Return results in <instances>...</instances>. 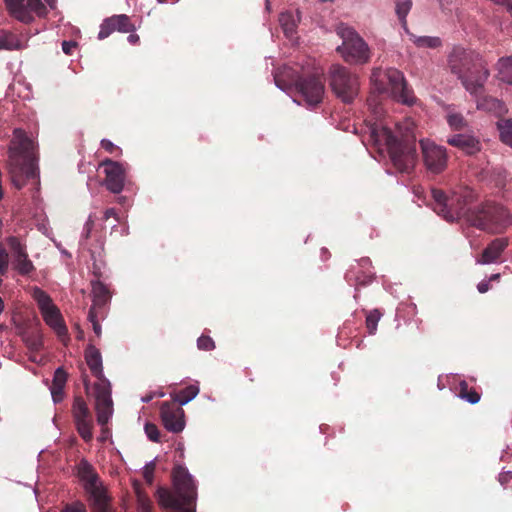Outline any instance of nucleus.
I'll use <instances>...</instances> for the list:
<instances>
[{"label": "nucleus", "instance_id": "obj_1", "mask_svg": "<svg viewBox=\"0 0 512 512\" xmlns=\"http://www.w3.org/2000/svg\"><path fill=\"white\" fill-rule=\"evenodd\" d=\"M447 67L471 95L480 96L489 77V70L480 54L457 46L447 57Z\"/></svg>", "mask_w": 512, "mask_h": 512}, {"label": "nucleus", "instance_id": "obj_2", "mask_svg": "<svg viewBox=\"0 0 512 512\" xmlns=\"http://www.w3.org/2000/svg\"><path fill=\"white\" fill-rule=\"evenodd\" d=\"M173 490L159 488V504L169 512H196L197 486L188 470L177 465L172 471Z\"/></svg>", "mask_w": 512, "mask_h": 512}, {"label": "nucleus", "instance_id": "obj_3", "mask_svg": "<svg viewBox=\"0 0 512 512\" xmlns=\"http://www.w3.org/2000/svg\"><path fill=\"white\" fill-rule=\"evenodd\" d=\"M85 360L92 375L98 379L94 384L95 410L98 424L104 427L113 415L111 385L103 374L101 353L93 344L87 346Z\"/></svg>", "mask_w": 512, "mask_h": 512}, {"label": "nucleus", "instance_id": "obj_4", "mask_svg": "<svg viewBox=\"0 0 512 512\" xmlns=\"http://www.w3.org/2000/svg\"><path fill=\"white\" fill-rule=\"evenodd\" d=\"M31 141L24 135L18 137L9 147L8 151V172L12 184L21 189L28 180L36 179L38 176L37 167L30 157L29 151Z\"/></svg>", "mask_w": 512, "mask_h": 512}, {"label": "nucleus", "instance_id": "obj_5", "mask_svg": "<svg viewBox=\"0 0 512 512\" xmlns=\"http://www.w3.org/2000/svg\"><path fill=\"white\" fill-rule=\"evenodd\" d=\"M10 264L12 269L21 276H29L35 271V266L27 252L26 242L14 235L0 241V275L8 273Z\"/></svg>", "mask_w": 512, "mask_h": 512}, {"label": "nucleus", "instance_id": "obj_6", "mask_svg": "<svg viewBox=\"0 0 512 512\" xmlns=\"http://www.w3.org/2000/svg\"><path fill=\"white\" fill-rule=\"evenodd\" d=\"M467 221L480 230L500 233L512 223V217L505 207L487 202L474 207Z\"/></svg>", "mask_w": 512, "mask_h": 512}, {"label": "nucleus", "instance_id": "obj_7", "mask_svg": "<svg viewBox=\"0 0 512 512\" xmlns=\"http://www.w3.org/2000/svg\"><path fill=\"white\" fill-rule=\"evenodd\" d=\"M78 477L83 482V487L88 494V501L92 512H114L111 498L107 494L94 467L86 460L78 465Z\"/></svg>", "mask_w": 512, "mask_h": 512}, {"label": "nucleus", "instance_id": "obj_8", "mask_svg": "<svg viewBox=\"0 0 512 512\" xmlns=\"http://www.w3.org/2000/svg\"><path fill=\"white\" fill-rule=\"evenodd\" d=\"M371 81L375 83L378 91L390 90L392 96L403 104L412 105L415 101L413 91L408 87L403 73L398 69L388 68L382 71L380 68H375L371 74Z\"/></svg>", "mask_w": 512, "mask_h": 512}, {"label": "nucleus", "instance_id": "obj_9", "mask_svg": "<svg viewBox=\"0 0 512 512\" xmlns=\"http://www.w3.org/2000/svg\"><path fill=\"white\" fill-rule=\"evenodd\" d=\"M337 34L342 39V44L337 47V52L345 62L349 64H365L371 58V52L363 38L351 27L340 24Z\"/></svg>", "mask_w": 512, "mask_h": 512}, {"label": "nucleus", "instance_id": "obj_10", "mask_svg": "<svg viewBox=\"0 0 512 512\" xmlns=\"http://www.w3.org/2000/svg\"><path fill=\"white\" fill-rule=\"evenodd\" d=\"M381 137L388 148L394 166L401 172H410L417 159L415 143L398 140L388 127H382Z\"/></svg>", "mask_w": 512, "mask_h": 512}, {"label": "nucleus", "instance_id": "obj_11", "mask_svg": "<svg viewBox=\"0 0 512 512\" xmlns=\"http://www.w3.org/2000/svg\"><path fill=\"white\" fill-rule=\"evenodd\" d=\"M329 85L334 94L344 103H352L360 88L358 76L339 64L330 67Z\"/></svg>", "mask_w": 512, "mask_h": 512}, {"label": "nucleus", "instance_id": "obj_12", "mask_svg": "<svg viewBox=\"0 0 512 512\" xmlns=\"http://www.w3.org/2000/svg\"><path fill=\"white\" fill-rule=\"evenodd\" d=\"M71 413L78 434L85 442H90L93 439V416L82 396L74 397Z\"/></svg>", "mask_w": 512, "mask_h": 512}, {"label": "nucleus", "instance_id": "obj_13", "mask_svg": "<svg viewBox=\"0 0 512 512\" xmlns=\"http://www.w3.org/2000/svg\"><path fill=\"white\" fill-rule=\"evenodd\" d=\"M295 86L308 106H316L322 101L325 85L320 73L299 77Z\"/></svg>", "mask_w": 512, "mask_h": 512}, {"label": "nucleus", "instance_id": "obj_14", "mask_svg": "<svg viewBox=\"0 0 512 512\" xmlns=\"http://www.w3.org/2000/svg\"><path fill=\"white\" fill-rule=\"evenodd\" d=\"M11 16L23 23H31L34 15L42 17L47 9L41 0H4Z\"/></svg>", "mask_w": 512, "mask_h": 512}, {"label": "nucleus", "instance_id": "obj_15", "mask_svg": "<svg viewBox=\"0 0 512 512\" xmlns=\"http://www.w3.org/2000/svg\"><path fill=\"white\" fill-rule=\"evenodd\" d=\"M99 167L104 168L105 179L104 186L108 191L114 194H119L124 188V182L126 178V170L122 163L113 161L112 159L106 158L100 164Z\"/></svg>", "mask_w": 512, "mask_h": 512}, {"label": "nucleus", "instance_id": "obj_16", "mask_svg": "<svg viewBox=\"0 0 512 512\" xmlns=\"http://www.w3.org/2000/svg\"><path fill=\"white\" fill-rule=\"evenodd\" d=\"M420 146L426 168L435 174L442 172L447 165L446 149L429 140H421Z\"/></svg>", "mask_w": 512, "mask_h": 512}, {"label": "nucleus", "instance_id": "obj_17", "mask_svg": "<svg viewBox=\"0 0 512 512\" xmlns=\"http://www.w3.org/2000/svg\"><path fill=\"white\" fill-rule=\"evenodd\" d=\"M475 199L476 193L472 189L468 187L460 189L459 192L451 196V211L444 214V218L450 222L460 217H466L468 220V214L473 208H467V206L473 203Z\"/></svg>", "mask_w": 512, "mask_h": 512}, {"label": "nucleus", "instance_id": "obj_18", "mask_svg": "<svg viewBox=\"0 0 512 512\" xmlns=\"http://www.w3.org/2000/svg\"><path fill=\"white\" fill-rule=\"evenodd\" d=\"M160 416L168 431L179 433L184 429V410L175 402H163L160 406Z\"/></svg>", "mask_w": 512, "mask_h": 512}, {"label": "nucleus", "instance_id": "obj_19", "mask_svg": "<svg viewBox=\"0 0 512 512\" xmlns=\"http://www.w3.org/2000/svg\"><path fill=\"white\" fill-rule=\"evenodd\" d=\"M135 25L126 14L113 15L105 18L98 33V39L103 40L109 37L113 32L129 33L135 31Z\"/></svg>", "mask_w": 512, "mask_h": 512}, {"label": "nucleus", "instance_id": "obj_20", "mask_svg": "<svg viewBox=\"0 0 512 512\" xmlns=\"http://www.w3.org/2000/svg\"><path fill=\"white\" fill-rule=\"evenodd\" d=\"M92 306L90 308H95V311H99L100 317L105 318V306L111 299V294L107 286H105L101 281H92Z\"/></svg>", "mask_w": 512, "mask_h": 512}, {"label": "nucleus", "instance_id": "obj_21", "mask_svg": "<svg viewBox=\"0 0 512 512\" xmlns=\"http://www.w3.org/2000/svg\"><path fill=\"white\" fill-rule=\"evenodd\" d=\"M447 143L457 147L467 155H474L481 149V144L474 136L467 134H455L447 138Z\"/></svg>", "mask_w": 512, "mask_h": 512}, {"label": "nucleus", "instance_id": "obj_22", "mask_svg": "<svg viewBox=\"0 0 512 512\" xmlns=\"http://www.w3.org/2000/svg\"><path fill=\"white\" fill-rule=\"evenodd\" d=\"M45 323L51 327L59 337L66 336L68 333L67 326L56 305L50 306L49 309L41 313Z\"/></svg>", "mask_w": 512, "mask_h": 512}, {"label": "nucleus", "instance_id": "obj_23", "mask_svg": "<svg viewBox=\"0 0 512 512\" xmlns=\"http://www.w3.org/2000/svg\"><path fill=\"white\" fill-rule=\"evenodd\" d=\"M508 246L507 238L494 239L482 252L481 258L477 260L481 264L496 262Z\"/></svg>", "mask_w": 512, "mask_h": 512}, {"label": "nucleus", "instance_id": "obj_24", "mask_svg": "<svg viewBox=\"0 0 512 512\" xmlns=\"http://www.w3.org/2000/svg\"><path fill=\"white\" fill-rule=\"evenodd\" d=\"M26 43L14 33L0 29V50H22L26 48Z\"/></svg>", "mask_w": 512, "mask_h": 512}, {"label": "nucleus", "instance_id": "obj_25", "mask_svg": "<svg viewBox=\"0 0 512 512\" xmlns=\"http://www.w3.org/2000/svg\"><path fill=\"white\" fill-rule=\"evenodd\" d=\"M298 22V14L295 15L292 12H282L279 16L280 26L288 38H291L295 34Z\"/></svg>", "mask_w": 512, "mask_h": 512}, {"label": "nucleus", "instance_id": "obj_26", "mask_svg": "<svg viewBox=\"0 0 512 512\" xmlns=\"http://www.w3.org/2000/svg\"><path fill=\"white\" fill-rule=\"evenodd\" d=\"M431 195L433 200L435 201V207L434 210L444 217V214H447V212L451 211V197H448L444 191L440 189H432Z\"/></svg>", "mask_w": 512, "mask_h": 512}, {"label": "nucleus", "instance_id": "obj_27", "mask_svg": "<svg viewBox=\"0 0 512 512\" xmlns=\"http://www.w3.org/2000/svg\"><path fill=\"white\" fill-rule=\"evenodd\" d=\"M446 121L452 130H464L468 126L467 120L464 116L457 112L452 106L446 107Z\"/></svg>", "mask_w": 512, "mask_h": 512}, {"label": "nucleus", "instance_id": "obj_28", "mask_svg": "<svg viewBox=\"0 0 512 512\" xmlns=\"http://www.w3.org/2000/svg\"><path fill=\"white\" fill-rule=\"evenodd\" d=\"M496 68L499 78L512 86V55L500 58Z\"/></svg>", "mask_w": 512, "mask_h": 512}, {"label": "nucleus", "instance_id": "obj_29", "mask_svg": "<svg viewBox=\"0 0 512 512\" xmlns=\"http://www.w3.org/2000/svg\"><path fill=\"white\" fill-rule=\"evenodd\" d=\"M199 393V387L197 385L191 384L187 387L181 389L174 397V402L179 405H185L194 399Z\"/></svg>", "mask_w": 512, "mask_h": 512}, {"label": "nucleus", "instance_id": "obj_30", "mask_svg": "<svg viewBox=\"0 0 512 512\" xmlns=\"http://www.w3.org/2000/svg\"><path fill=\"white\" fill-rule=\"evenodd\" d=\"M395 12L401 23V26L407 30V15L412 8V0H394Z\"/></svg>", "mask_w": 512, "mask_h": 512}, {"label": "nucleus", "instance_id": "obj_31", "mask_svg": "<svg viewBox=\"0 0 512 512\" xmlns=\"http://www.w3.org/2000/svg\"><path fill=\"white\" fill-rule=\"evenodd\" d=\"M497 127L501 141L512 147V119H500Z\"/></svg>", "mask_w": 512, "mask_h": 512}, {"label": "nucleus", "instance_id": "obj_32", "mask_svg": "<svg viewBox=\"0 0 512 512\" xmlns=\"http://www.w3.org/2000/svg\"><path fill=\"white\" fill-rule=\"evenodd\" d=\"M459 396L471 404H476L480 400V394L473 388H469L466 381L459 383Z\"/></svg>", "mask_w": 512, "mask_h": 512}, {"label": "nucleus", "instance_id": "obj_33", "mask_svg": "<svg viewBox=\"0 0 512 512\" xmlns=\"http://www.w3.org/2000/svg\"><path fill=\"white\" fill-rule=\"evenodd\" d=\"M33 298L37 302L41 313L49 309L50 306H54L51 297L44 290L38 287L33 289Z\"/></svg>", "mask_w": 512, "mask_h": 512}, {"label": "nucleus", "instance_id": "obj_34", "mask_svg": "<svg viewBox=\"0 0 512 512\" xmlns=\"http://www.w3.org/2000/svg\"><path fill=\"white\" fill-rule=\"evenodd\" d=\"M345 278L349 283L354 282V284L356 286H359V285L365 286L372 281L371 274H365L363 276H359L357 274V271L355 270L354 266L350 270L347 271Z\"/></svg>", "mask_w": 512, "mask_h": 512}, {"label": "nucleus", "instance_id": "obj_35", "mask_svg": "<svg viewBox=\"0 0 512 512\" xmlns=\"http://www.w3.org/2000/svg\"><path fill=\"white\" fill-rule=\"evenodd\" d=\"M137 509L139 512H152L153 506L150 498L139 487H135Z\"/></svg>", "mask_w": 512, "mask_h": 512}, {"label": "nucleus", "instance_id": "obj_36", "mask_svg": "<svg viewBox=\"0 0 512 512\" xmlns=\"http://www.w3.org/2000/svg\"><path fill=\"white\" fill-rule=\"evenodd\" d=\"M382 317V313L378 309L369 311L366 314V328L370 335H374L377 331V325Z\"/></svg>", "mask_w": 512, "mask_h": 512}, {"label": "nucleus", "instance_id": "obj_37", "mask_svg": "<svg viewBox=\"0 0 512 512\" xmlns=\"http://www.w3.org/2000/svg\"><path fill=\"white\" fill-rule=\"evenodd\" d=\"M26 346L31 351H39L43 347V338L39 332H31L24 336Z\"/></svg>", "mask_w": 512, "mask_h": 512}, {"label": "nucleus", "instance_id": "obj_38", "mask_svg": "<svg viewBox=\"0 0 512 512\" xmlns=\"http://www.w3.org/2000/svg\"><path fill=\"white\" fill-rule=\"evenodd\" d=\"M413 41L418 47L437 48L441 45V40L438 37L420 36L415 37Z\"/></svg>", "mask_w": 512, "mask_h": 512}, {"label": "nucleus", "instance_id": "obj_39", "mask_svg": "<svg viewBox=\"0 0 512 512\" xmlns=\"http://www.w3.org/2000/svg\"><path fill=\"white\" fill-rule=\"evenodd\" d=\"M102 318L100 317L99 311H95V308H90L88 312V320L92 324L93 331L97 337H101V325L100 320Z\"/></svg>", "mask_w": 512, "mask_h": 512}, {"label": "nucleus", "instance_id": "obj_40", "mask_svg": "<svg viewBox=\"0 0 512 512\" xmlns=\"http://www.w3.org/2000/svg\"><path fill=\"white\" fill-rule=\"evenodd\" d=\"M67 381V373L62 367H59L54 372L52 387H56V389H64Z\"/></svg>", "mask_w": 512, "mask_h": 512}, {"label": "nucleus", "instance_id": "obj_41", "mask_svg": "<svg viewBox=\"0 0 512 512\" xmlns=\"http://www.w3.org/2000/svg\"><path fill=\"white\" fill-rule=\"evenodd\" d=\"M197 347L200 350L211 351L215 348V343L210 336L201 335L197 340Z\"/></svg>", "mask_w": 512, "mask_h": 512}, {"label": "nucleus", "instance_id": "obj_42", "mask_svg": "<svg viewBox=\"0 0 512 512\" xmlns=\"http://www.w3.org/2000/svg\"><path fill=\"white\" fill-rule=\"evenodd\" d=\"M145 433L151 441H153V442L160 441V432L158 430V427L155 424L146 423L145 424Z\"/></svg>", "mask_w": 512, "mask_h": 512}, {"label": "nucleus", "instance_id": "obj_43", "mask_svg": "<svg viewBox=\"0 0 512 512\" xmlns=\"http://www.w3.org/2000/svg\"><path fill=\"white\" fill-rule=\"evenodd\" d=\"M101 147L110 154H115L116 156H119L122 154V150L120 147L116 146L114 143H112L108 139H102L100 142Z\"/></svg>", "mask_w": 512, "mask_h": 512}, {"label": "nucleus", "instance_id": "obj_44", "mask_svg": "<svg viewBox=\"0 0 512 512\" xmlns=\"http://www.w3.org/2000/svg\"><path fill=\"white\" fill-rule=\"evenodd\" d=\"M155 467H156V465L153 461L147 463L144 466L143 477L148 484H152V482H153Z\"/></svg>", "mask_w": 512, "mask_h": 512}, {"label": "nucleus", "instance_id": "obj_45", "mask_svg": "<svg viewBox=\"0 0 512 512\" xmlns=\"http://www.w3.org/2000/svg\"><path fill=\"white\" fill-rule=\"evenodd\" d=\"M61 512H87L86 506L80 502L76 501L70 504H67Z\"/></svg>", "mask_w": 512, "mask_h": 512}, {"label": "nucleus", "instance_id": "obj_46", "mask_svg": "<svg viewBox=\"0 0 512 512\" xmlns=\"http://www.w3.org/2000/svg\"><path fill=\"white\" fill-rule=\"evenodd\" d=\"M498 480L505 489L512 487V471L500 473Z\"/></svg>", "mask_w": 512, "mask_h": 512}, {"label": "nucleus", "instance_id": "obj_47", "mask_svg": "<svg viewBox=\"0 0 512 512\" xmlns=\"http://www.w3.org/2000/svg\"><path fill=\"white\" fill-rule=\"evenodd\" d=\"M77 44L74 41H63L62 50L65 54L71 55Z\"/></svg>", "mask_w": 512, "mask_h": 512}, {"label": "nucleus", "instance_id": "obj_48", "mask_svg": "<svg viewBox=\"0 0 512 512\" xmlns=\"http://www.w3.org/2000/svg\"><path fill=\"white\" fill-rule=\"evenodd\" d=\"M51 394L53 397L54 402H60L62 401L64 397V389H56V387L51 386Z\"/></svg>", "mask_w": 512, "mask_h": 512}, {"label": "nucleus", "instance_id": "obj_49", "mask_svg": "<svg viewBox=\"0 0 512 512\" xmlns=\"http://www.w3.org/2000/svg\"><path fill=\"white\" fill-rule=\"evenodd\" d=\"M93 225H94V221L92 220L91 216L89 217V219L87 220V222L85 223V226H84V231H85V237L88 238L89 235H90V232L93 228Z\"/></svg>", "mask_w": 512, "mask_h": 512}, {"label": "nucleus", "instance_id": "obj_50", "mask_svg": "<svg viewBox=\"0 0 512 512\" xmlns=\"http://www.w3.org/2000/svg\"><path fill=\"white\" fill-rule=\"evenodd\" d=\"M110 217H114L118 220L117 213L114 208H109L104 212V220H108Z\"/></svg>", "mask_w": 512, "mask_h": 512}, {"label": "nucleus", "instance_id": "obj_51", "mask_svg": "<svg viewBox=\"0 0 512 512\" xmlns=\"http://www.w3.org/2000/svg\"><path fill=\"white\" fill-rule=\"evenodd\" d=\"M477 289L480 293H486L490 289V285L487 281H482L478 284Z\"/></svg>", "mask_w": 512, "mask_h": 512}, {"label": "nucleus", "instance_id": "obj_52", "mask_svg": "<svg viewBox=\"0 0 512 512\" xmlns=\"http://www.w3.org/2000/svg\"><path fill=\"white\" fill-rule=\"evenodd\" d=\"M127 40L129 41V43L135 45V44H137L139 42L140 38H139V36L137 34L131 33L128 36Z\"/></svg>", "mask_w": 512, "mask_h": 512}, {"label": "nucleus", "instance_id": "obj_53", "mask_svg": "<svg viewBox=\"0 0 512 512\" xmlns=\"http://www.w3.org/2000/svg\"><path fill=\"white\" fill-rule=\"evenodd\" d=\"M358 265H359L360 267H363V268H364V267H366V266L370 265V260H369L368 258H363V259H361V260L358 262Z\"/></svg>", "mask_w": 512, "mask_h": 512}, {"label": "nucleus", "instance_id": "obj_54", "mask_svg": "<svg viewBox=\"0 0 512 512\" xmlns=\"http://www.w3.org/2000/svg\"><path fill=\"white\" fill-rule=\"evenodd\" d=\"M4 310V301L3 299L0 297V314L3 312Z\"/></svg>", "mask_w": 512, "mask_h": 512}, {"label": "nucleus", "instance_id": "obj_55", "mask_svg": "<svg viewBox=\"0 0 512 512\" xmlns=\"http://www.w3.org/2000/svg\"><path fill=\"white\" fill-rule=\"evenodd\" d=\"M275 83H276V85H277L278 87L282 88V85L280 84V81H279V79H278V76H277V75L275 76Z\"/></svg>", "mask_w": 512, "mask_h": 512}, {"label": "nucleus", "instance_id": "obj_56", "mask_svg": "<svg viewBox=\"0 0 512 512\" xmlns=\"http://www.w3.org/2000/svg\"><path fill=\"white\" fill-rule=\"evenodd\" d=\"M498 277H499V275H498V274H495V275H493V276L491 277V279H492V280H493V279H497Z\"/></svg>", "mask_w": 512, "mask_h": 512}, {"label": "nucleus", "instance_id": "obj_57", "mask_svg": "<svg viewBox=\"0 0 512 512\" xmlns=\"http://www.w3.org/2000/svg\"><path fill=\"white\" fill-rule=\"evenodd\" d=\"M2 276H3V275H0V286H1V285H2V283H3Z\"/></svg>", "mask_w": 512, "mask_h": 512}, {"label": "nucleus", "instance_id": "obj_58", "mask_svg": "<svg viewBox=\"0 0 512 512\" xmlns=\"http://www.w3.org/2000/svg\"><path fill=\"white\" fill-rule=\"evenodd\" d=\"M46 2H47L49 5H51V0H46Z\"/></svg>", "mask_w": 512, "mask_h": 512}, {"label": "nucleus", "instance_id": "obj_59", "mask_svg": "<svg viewBox=\"0 0 512 512\" xmlns=\"http://www.w3.org/2000/svg\"><path fill=\"white\" fill-rule=\"evenodd\" d=\"M160 2H164L165 0H159Z\"/></svg>", "mask_w": 512, "mask_h": 512}]
</instances>
